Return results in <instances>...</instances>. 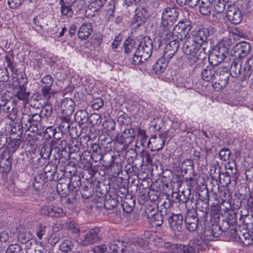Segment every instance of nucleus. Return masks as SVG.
Returning a JSON list of instances; mask_svg holds the SVG:
<instances>
[{
  "instance_id": "1",
  "label": "nucleus",
  "mask_w": 253,
  "mask_h": 253,
  "mask_svg": "<svg viewBox=\"0 0 253 253\" xmlns=\"http://www.w3.org/2000/svg\"><path fill=\"white\" fill-rule=\"evenodd\" d=\"M251 49L250 43L244 42L237 43L231 50L229 59L232 61L231 69L235 77L240 75L243 60L249 53Z\"/></svg>"
},
{
  "instance_id": "2",
  "label": "nucleus",
  "mask_w": 253,
  "mask_h": 253,
  "mask_svg": "<svg viewBox=\"0 0 253 253\" xmlns=\"http://www.w3.org/2000/svg\"><path fill=\"white\" fill-rule=\"evenodd\" d=\"M171 204L168 200L163 203V208H162L160 211H157L154 208L149 207L146 208L145 211V216H146L148 221L153 227L161 226L164 222L163 212L168 214L169 212V208Z\"/></svg>"
},
{
  "instance_id": "3",
  "label": "nucleus",
  "mask_w": 253,
  "mask_h": 253,
  "mask_svg": "<svg viewBox=\"0 0 253 253\" xmlns=\"http://www.w3.org/2000/svg\"><path fill=\"white\" fill-rule=\"evenodd\" d=\"M42 121V117L40 114L35 113L32 115L23 114L21 118V123L24 126L27 130L30 131L32 133H38V126Z\"/></svg>"
},
{
  "instance_id": "4",
  "label": "nucleus",
  "mask_w": 253,
  "mask_h": 253,
  "mask_svg": "<svg viewBox=\"0 0 253 253\" xmlns=\"http://www.w3.org/2000/svg\"><path fill=\"white\" fill-rule=\"evenodd\" d=\"M100 229L98 227L90 229L83 236L80 241V244L83 247H87L97 244L101 239L99 233Z\"/></svg>"
},
{
  "instance_id": "5",
  "label": "nucleus",
  "mask_w": 253,
  "mask_h": 253,
  "mask_svg": "<svg viewBox=\"0 0 253 253\" xmlns=\"http://www.w3.org/2000/svg\"><path fill=\"white\" fill-rule=\"evenodd\" d=\"M205 243L202 239H193L189 241L187 245L177 244V250L183 253H198L204 248Z\"/></svg>"
},
{
  "instance_id": "6",
  "label": "nucleus",
  "mask_w": 253,
  "mask_h": 253,
  "mask_svg": "<svg viewBox=\"0 0 253 253\" xmlns=\"http://www.w3.org/2000/svg\"><path fill=\"white\" fill-rule=\"evenodd\" d=\"M217 71L218 83L215 82V87L219 89H223L228 84V81L230 75L233 77L234 76V72H232L231 69L229 71V69L225 67H218Z\"/></svg>"
},
{
  "instance_id": "7",
  "label": "nucleus",
  "mask_w": 253,
  "mask_h": 253,
  "mask_svg": "<svg viewBox=\"0 0 253 253\" xmlns=\"http://www.w3.org/2000/svg\"><path fill=\"white\" fill-rule=\"evenodd\" d=\"M229 49L223 45H219L218 47L211 53L209 56L211 63L216 66L222 62L229 54Z\"/></svg>"
},
{
  "instance_id": "8",
  "label": "nucleus",
  "mask_w": 253,
  "mask_h": 253,
  "mask_svg": "<svg viewBox=\"0 0 253 253\" xmlns=\"http://www.w3.org/2000/svg\"><path fill=\"white\" fill-rule=\"evenodd\" d=\"M22 140L20 138L9 137V141L7 143L5 149L2 153L1 159H10L12 155L19 148Z\"/></svg>"
},
{
  "instance_id": "9",
  "label": "nucleus",
  "mask_w": 253,
  "mask_h": 253,
  "mask_svg": "<svg viewBox=\"0 0 253 253\" xmlns=\"http://www.w3.org/2000/svg\"><path fill=\"white\" fill-rule=\"evenodd\" d=\"M53 81V78L49 75H45L41 80V92L45 100L49 99L51 94H53L52 86Z\"/></svg>"
},
{
  "instance_id": "10",
  "label": "nucleus",
  "mask_w": 253,
  "mask_h": 253,
  "mask_svg": "<svg viewBox=\"0 0 253 253\" xmlns=\"http://www.w3.org/2000/svg\"><path fill=\"white\" fill-rule=\"evenodd\" d=\"M137 47L135 49V52L141 56L143 60H147L152 54L153 49V45L152 42L148 41H144L139 42L137 41Z\"/></svg>"
},
{
  "instance_id": "11",
  "label": "nucleus",
  "mask_w": 253,
  "mask_h": 253,
  "mask_svg": "<svg viewBox=\"0 0 253 253\" xmlns=\"http://www.w3.org/2000/svg\"><path fill=\"white\" fill-rule=\"evenodd\" d=\"M168 220L170 228L175 234H178L183 229V216L180 214L170 213Z\"/></svg>"
},
{
  "instance_id": "12",
  "label": "nucleus",
  "mask_w": 253,
  "mask_h": 253,
  "mask_svg": "<svg viewBox=\"0 0 253 253\" xmlns=\"http://www.w3.org/2000/svg\"><path fill=\"white\" fill-rule=\"evenodd\" d=\"M48 177V175H46V173L42 171L38 173L35 176L33 184L29 186L28 191H30L32 194L39 195L40 191L42 189L44 180Z\"/></svg>"
},
{
  "instance_id": "13",
  "label": "nucleus",
  "mask_w": 253,
  "mask_h": 253,
  "mask_svg": "<svg viewBox=\"0 0 253 253\" xmlns=\"http://www.w3.org/2000/svg\"><path fill=\"white\" fill-rule=\"evenodd\" d=\"M190 30V25L179 22L173 28V34L176 37L177 40L182 41L187 37Z\"/></svg>"
},
{
  "instance_id": "14",
  "label": "nucleus",
  "mask_w": 253,
  "mask_h": 253,
  "mask_svg": "<svg viewBox=\"0 0 253 253\" xmlns=\"http://www.w3.org/2000/svg\"><path fill=\"white\" fill-rule=\"evenodd\" d=\"M199 218L194 211H188L185 217L186 228L190 232L195 231L198 227Z\"/></svg>"
},
{
  "instance_id": "15",
  "label": "nucleus",
  "mask_w": 253,
  "mask_h": 253,
  "mask_svg": "<svg viewBox=\"0 0 253 253\" xmlns=\"http://www.w3.org/2000/svg\"><path fill=\"white\" fill-rule=\"evenodd\" d=\"M218 66L211 65L207 66L201 72L202 79L206 82L213 81L217 80V71Z\"/></svg>"
},
{
  "instance_id": "16",
  "label": "nucleus",
  "mask_w": 253,
  "mask_h": 253,
  "mask_svg": "<svg viewBox=\"0 0 253 253\" xmlns=\"http://www.w3.org/2000/svg\"><path fill=\"white\" fill-rule=\"evenodd\" d=\"M60 107L63 116L70 117L75 111L76 105L73 99L66 98L62 100Z\"/></svg>"
},
{
  "instance_id": "17",
  "label": "nucleus",
  "mask_w": 253,
  "mask_h": 253,
  "mask_svg": "<svg viewBox=\"0 0 253 253\" xmlns=\"http://www.w3.org/2000/svg\"><path fill=\"white\" fill-rule=\"evenodd\" d=\"M204 48L205 47L198 45V44L190 37H188L187 38L182 47L183 51L185 54L198 52L199 51L204 50Z\"/></svg>"
},
{
  "instance_id": "18",
  "label": "nucleus",
  "mask_w": 253,
  "mask_h": 253,
  "mask_svg": "<svg viewBox=\"0 0 253 253\" xmlns=\"http://www.w3.org/2000/svg\"><path fill=\"white\" fill-rule=\"evenodd\" d=\"M135 136L134 128H126L122 132L119 140V143L124 144L125 146L128 147L134 141Z\"/></svg>"
},
{
  "instance_id": "19",
  "label": "nucleus",
  "mask_w": 253,
  "mask_h": 253,
  "mask_svg": "<svg viewBox=\"0 0 253 253\" xmlns=\"http://www.w3.org/2000/svg\"><path fill=\"white\" fill-rule=\"evenodd\" d=\"M107 0H88L89 4L85 10V16H95Z\"/></svg>"
},
{
  "instance_id": "20",
  "label": "nucleus",
  "mask_w": 253,
  "mask_h": 253,
  "mask_svg": "<svg viewBox=\"0 0 253 253\" xmlns=\"http://www.w3.org/2000/svg\"><path fill=\"white\" fill-rule=\"evenodd\" d=\"M14 98L15 99L21 100L23 102L28 101L30 92L27 90V86H16L13 87Z\"/></svg>"
},
{
  "instance_id": "21",
  "label": "nucleus",
  "mask_w": 253,
  "mask_h": 253,
  "mask_svg": "<svg viewBox=\"0 0 253 253\" xmlns=\"http://www.w3.org/2000/svg\"><path fill=\"white\" fill-rule=\"evenodd\" d=\"M179 44L177 40L170 41L165 47L163 57L167 59H170L178 49Z\"/></svg>"
},
{
  "instance_id": "22",
  "label": "nucleus",
  "mask_w": 253,
  "mask_h": 253,
  "mask_svg": "<svg viewBox=\"0 0 253 253\" xmlns=\"http://www.w3.org/2000/svg\"><path fill=\"white\" fill-rule=\"evenodd\" d=\"M153 145L151 147V151H159L161 150L165 145L166 137L165 134L161 133L159 136L156 135H153Z\"/></svg>"
},
{
  "instance_id": "23",
  "label": "nucleus",
  "mask_w": 253,
  "mask_h": 253,
  "mask_svg": "<svg viewBox=\"0 0 253 253\" xmlns=\"http://www.w3.org/2000/svg\"><path fill=\"white\" fill-rule=\"evenodd\" d=\"M176 21L174 17L173 18L171 17H161L160 27L165 29L164 32L167 36H170L169 29L174 25Z\"/></svg>"
},
{
  "instance_id": "24",
  "label": "nucleus",
  "mask_w": 253,
  "mask_h": 253,
  "mask_svg": "<svg viewBox=\"0 0 253 253\" xmlns=\"http://www.w3.org/2000/svg\"><path fill=\"white\" fill-rule=\"evenodd\" d=\"M12 86H27L28 79L26 74L22 72L15 74L12 78Z\"/></svg>"
},
{
  "instance_id": "25",
  "label": "nucleus",
  "mask_w": 253,
  "mask_h": 253,
  "mask_svg": "<svg viewBox=\"0 0 253 253\" xmlns=\"http://www.w3.org/2000/svg\"><path fill=\"white\" fill-rule=\"evenodd\" d=\"M209 35L208 30L207 29H203L198 31L195 35L191 38L198 44V45L202 47L203 43L206 41Z\"/></svg>"
},
{
  "instance_id": "26",
  "label": "nucleus",
  "mask_w": 253,
  "mask_h": 253,
  "mask_svg": "<svg viewBox=\"0 0 253 253\" xmlns=\"http://www.w3.org/2000/svg\"><path fill=\"white\" fill-rule=\"evenodd\" d=\"M93 32L91 23H84L78 31V37L81 40H85L88 38Z\"/></svg>"
},
{
  "instance_id": "27",
  "label": "nucleus",
  "mask_w": 253,
  "mask_h": 253,
  "mask_svg": "<svg viewBox=\"0 0 253 253\" xmlns=\"http://www.w3.org/2000/svg\"><path fill=\"white\" fill-rule=\"evenodd\" d=\"M81 185V177L77 174H73L70 178V183L68 184L69 190L76 192L79 190Z\"/></svg>"
},
{
  "instance_id": "28",
  "label": "nucleus",
  "mask_w": 253,
  "mask_h": 253,
  "mask_svg": "<svg viewBox=\"0 0 253 253\" xmlns=\"http://www.w3.org/2000/svg\"><path fill=\"white\" fill-rule=\"evenodd\" d=\"M224 223L226 225L225 227H227L225 229L226 233L224 234L226 236V239L229 241H233L238 242L240 235L237 233V230L235 228H230L227 222H224Z\"/></svg>"
},
{
  "instance_id": "29",
  "label": "nucleus",
  "mask_w": 253,
  "mask_h": 253,
  "mask_svg": "<svg viewBox=\"0 0 253 253\" xmlns=\"http://www.w3.org/2000/svg\"><path fill=\"white\" fill-rule=\"evenodd\" d=\"M166 59L164 57L160 58L154 65L153 66V70L155 74L159 75L165 71L168 64Z\"/></svg>"
},
{
  "instance_id": "30",
  "label": "nucleus",
  "mask_w": 253,
  "mask_h": 253,
  "mask_svg": "<svg viewBox=\"0 0 253 253\" xmlns=\"http://www.w3.org/2000/svg\"><path fill=\"white\" fill-rule=\"evenodd\" d=\"M135 204V200L132 196L130 198L126 197L121 204L123 211L126 213L131 212Z\"/></svg>"
},
{
  "instance_id": "31",
  "label": "nucleus",
  "mask_w": 253,
  "mask_h": 253,
  "mask_svg": "<svg viewBox=\"0 0 253 253\" xmlns=\"http://www.w3.org/2000/svg\"><path fill=\"white\" fill-rule=\"evenodd\" d=\"M194 164L191 159H185L180 165V169L182 173L186 174L187 173H191L194 171Z\"/></svg>"
},
{
  "instance_id": "32",
  "label": "nucleus",
  "mask_w": 253,
  "mask_h": 253,
  "mask_svg": "<svg viewBox=\"0 0 253 253\" xmlns=\"http://www.w3.org/2000/svg\"><path fill=\"white\" fill-rule=\"evenodd\" d=\"M186 54L189 55L188 60L191 65L196 63L198 60H202L206 56V53L204 50L194 52L192 54Z\"/></svg>"
},
{
  "instance_id": "33",
  "label": "nucleus",
  "mask_w": 253,
  "mask_h": 253,
  "mask_svg": "<svg viewBox=\"0 0 253 253\" xmlns=\"http://www.w3.org/2000/svg\"><path fill=\"white\" fill-rule=\"evenodd\" d=\"M253 71V55L248 57L243 64V70L245 76H248L249 77L252 74V71Z\"/></svg>"
},
{
  "instance_id": "34",
  "label": "nucleus",
  "mask_w": 253,
  "mask_h": 253,
  "mask_svg": "<svg viewBox=\"0 0 253 253\" xmlns=\"http://www.w3.org/2000/svg\"><path fill=\"white\" fill-rule=\"evenodd\" d=\"M137 137L138 139L135 144L136 147H139L138 145L144 147L148 138L146 131L140 127H138L137 128Z\"/></svg>"
},
{
  "instance_id": "35",
  "label": "nucleus",
  "mask_w": 253,
  "mask_h": 253,
  "mask_svg": "<svg viewBox=\"0 0 253 253\" xmlns=\"http://www.w3.org/2000/svg\"><path fill=\"white\" fill-rule=\"evenodd\" d=\"M42 97L44 98L41 92V93L37 92L33 93L30 101V106L34 108H40L41 104L39 102L42 100Z\"/></svg>"
},
{
  "instance_id": "36",
  "label": "nucleus",
  "mask_w": 253,
  "mask_h": 253,
  "mask_svg": "<svg viewBox=\"0 0 253 253\" xmlns=\"http://www.w3.org/2000/svg\"><path fill=\"white\" fill-rule=\"evenodd\" d=\"M23 128H25L24 126H23L21 123V125L15 124L11 127L9 137L13 136L21 139L23 133Z\"/></svg>"
},
{
  "instance_id": "37",
  "label": "nucleus",
  "mask_w": 253,
  "mask_h": 253,
  "mask_svg": "<svg viewBox=\"0 0 253 253\" xmlns=\"http://www.w3.org/2000/svg\"><path fill=\"white\" fill-rule=\"evenodd\" d=\"M75 118L78 123L84 124L88 121V113L84 110H79L76 113Z\"/></svg>"
},
{
  "instance_id": "38",
  "label": "nucleus",
  "mask_w": 253,
  "mask_h": 253,
  "mask_svg": "<svg viewBox=\"0 0 253 253\" xmlns=\"http://www.w3.org/2000/svg\"><path fill=\"white\" fill-rule=\"evenodd\" d=\"M30 132H31L30 131L27 130V129H26L25 133L21 140L24 143H27V144H29L32 145L38 141V137L35 134L36 133L31 134Z\"/></svg>"
},
{
  "instance_id": "39",
  "label": "nucleus",
  "mask_w": 253,
  "mask_h": 253,
  "mask_svg": "<svg viewBox=\"0 0 253 253\" xmlns=\"http://www.w3.org/2000/svg\"><path fill=\"white\" fill-rule=\"evenodd\" d=\"M61 122L58 127V130H60L62 134L63 132H67L70 128V117L62 116L60 117Z\"/></svg>"
},
{
  "instance_id": "40",
  "label": "nucleus",
  "mask_w": 253,
  "mask_h": 253,
  "mask_svg": "<svg viewBox=\"0 0 253 253\" xmlns=\"http://www.w3.org/2000/svg\"><path fill=\"white\" fill-rule=\"evenodd\" d=\"M238 242H240L244 246H249L253 242V236L249 233H244L240 235Z\"/></svg>"
},
{
  "instance_id": "41",
  "label": "nucleus",
  "mask_w": 253,
  "mask_h": 253,
  "mask_svg": "<svg viewBox=\"0 0 253 253\" xmlns=\"http://www.w3.org/2000/svg\"><path fill=\"white\" fill-rule=\"evenodd\" d=\"M223 223L221 226L218 224L212 225L211 227V232H212L213 236L214 238L218 237L222 234H225L227 227H225Z\"/></svg>"
},
{
  "instance_id": "42",
  "label": "nucleus",
  "mask_w": 253,
  "mask_h": 253,
  "mask_svg": "<svg viewBox=\"0 0 253 253\" xmlns=\"http://www.w3.org/2000/svg\"><path fill=\"white\" fill-rule=\"evenodd\" d=\"M220 167L219 165H212L211 166L210 169V174L213 180H217L220 179L221 172Z\"/></svg>"
},
{
  "instance_id": "43",
  "label": "nucleus",
  "mask_w": 253,
  "mask_h": 253,
  "mask_svg": "<svg viewBox=\"0 0 253 253\" xmlns=\"http://www.w3.org/2000/svg\"><path fill=\"white\" fill-rule=\"evenodd\" d=\"M102 125L108 134L112 133L115 129L116 123L112 119L106 120L103 122Z\"/></svg>"
},
{
  "instance_id": "44",
  "label": "nucleus",
  "mask_w": 253,
  "mask_h": 253,
  "mask_svg": "<svg viewBox=\"0 0 253 253\" xmlns=\"http://www.w3.org/2000/svg\"><path fill=\"white\" fill-rule=\"evenodd\" d=\"M136 41L133 39H127L124 44L125 51L126 53L132 52L133 49H136Z\"/></svg>"
},
{
  "instance_id": "45",
  "label": "nucleus",
  "mask_w": 253,
  "mask_h": 253,
  "mask_svg": "<svg viewBox=\"0 0 253 253\" xmlns=\"http://www.w3.org/2000/svg\"><path fill=\"white\" fill-rule=\"evenodd\" d=\"M118 204V201L115 198L109 196V198L105 199L104 206L108 210H111L115 208Z\"/></svg>"
},
{
  "instance_id": "46",
  "label": "nucleus",
  "mask_w": 253,
  "mask_h": 253,
  "mask_svg": "<svg viewBox=\"0 0 253 253\" xmlns=\"http://www.w3.org/2000/svg\"><path fill=\"white\" fill-rule=\"evenodd\" d=\"M110 249L114 253H121L124 249L123 244L120 241H114L110 244Z\"/></svg>"
},
{
  "instance_id": "47",
  "label": "nucleus",
  "mask_w": 253,
  "mask_h": 253,
  "mask_svg": "<svg viewBox=\"0 0 253 253\" xmlns=\"http://www.w3.org/2000/svg\"><path fill=\"white\" fill-rule=\"evenodd\" d=\"M91 149L92 151L93 154L92 157L97 156V159L99 161H101L103 158V155L101 153V148L99 144L94 143L92 144L91 146Z\"/></svg>"
},
{
  "instance_id": "48",
  "label": "nucleus",
  "mask_w": 253,
  "mask_h": 253,
  "mask_svg": "<svg viewBox=\"0 0 253 253\" xmlns=\"http://www.w3.org/2000/svg\"><path fill=\"white\" fill-rule=\"evenodd\" d=\"M52 151V148L51 145L42 146L40 151L41 157L43 159H49Z\"/></svg>"
},
{
  "instance_id": "49",
  "label": "nucleus",
  "mask_w": 253,
  "mask_h": 253,
  "mask_svg": "<svg viewBox=\"0 0 253 253\" xmlns=\"http://www.w3.org/2000/svg\"><path fill=\"white\" fill-rule=\"evenodd\" d=\"M212 2H209L208 1H206L204 4H201L199 6V11L200 13L205 16H208L211 13V5Z\"/></svg>"
},
{
  "instance_id": "50",
  "label": "nucleus",
  "mask_w": 253,
  "mask_h": 253,
  "mask_svg": "<svg viewBox=\"0 0 253 253\" xmlns=\"http://www.w3.org/2000/svg\"><path fill=\"white\" fill-rule=\"evenodd\" d=\"M66 215V212L60 207L53 205L52 210L51 217L59 218L62 217Z\"/></svg>"
},
{
  "instance_id": "51",
  "label": "nucleus",
  "mask_w": 253,
  "mask_h": 253,
  "mask_svg": "<svg viewBox=\"0 0 253 253\" xmlns=\"http://www.w3.org/2000/svg\"><path fill=\"white\" fill-rule=\"evenodd\" d=\"M180 10L175 7H168L165 9L162 13V16H178Z\"/></svg>"
},
{
  "instance_id": "52",
  "label": "nucleus",
  "mask_w": 253,
  "mask_h": 253,
  "mask_svg": "<svg viewBox=\"0 0 253 253\" xmlns=\"http://www.w3.org/2000/svg\"><path fill=\"white\" fill-rule=\"evenodd\" d=\"M89 122L93 126L99 125L102 121V117L98 113L92 114L88 118Z\"/></svg>"
},
{
  "instance_id": "53",
  "label": "nucleus",
  "mask_w": 253,
  "mask_h": 253,
  "mask_svg": "<svg viewBox=\"0 0 253 253\" xmlns=\"http://www.w3.org/2000/svg\"><path fill=\"white\" fill-rule=\"evenodd\" d=\"M73 247V244L70 240H64L60 245L59 249L62 252H68Z\"/></svg>"
},
{
  "instance_id": "54",
  "label": "nucleus",
  "mask_w": 253,
  "mask_h": 253,
  "mask_svg": "<svg viewBox=\"0 0 253 253\" xmlns=\"http://www.w3.org/2000/svg\"><path fill=\"white\" fill-rule=\"evenodd\" d=\"M115 158L114 156H111L109 161L106 162L103 158L101 161H102L103 164L105 165V167L107 170L112 171L115 166H118V164L115 163Z\"/></svg>"
},
{
  "instance_id": "55",
  "label": "nucleus",
  "mask_w": 253,
  "mask_h": 253,
  "mask_svg": "<svg viewBox=\"0 0 253 253\" xmlns=\"http://www.w3.org/2000/svg\"><path fill=\"white\" fill-rule=\"evenodd\" d=\"M66 227L73 233L80 234V230L78 225L74 222L68 221L66 223Z\"/></svg>"
},
{
  "instance_id": "56",
  "label": "nucleus",
  "mask_w": 253,
  "mask_h": 253,
  "mask_svg": "<svg viewBox=\"0 0 253 253\" xmlns=\"http://www.w3.org/2000/svg\"><path fill=\"white\" fill-rule=\"evenodd\" d=\"M225 168L227 170L226 172L234 176L237 171L236 165L235 162L234 161L228 162L227 164L225 165Z\"/></svg>"
},
{
  "instance_id": "57",
  "label": "nucleus",
  "mask_w": 253,
  "mask_h": 253,
  "mask_svg": "<svg viewBox=\"0 0 253 253\" xmlns=\"http://www.w3.org/2000/svg\"><path fill=\"white\" fill-rule=\"evenodd\" d=\"M56 168V166L48 163L44 167L42 172L46 173V175H48L47 174H49L52 176L55 173Z\"/></svg>"
},
{
  "instance_id": "58",
  "label": "nucleus",
  "mask_w": 253,
  "mask_h": 253,
  "mask_svg": "<svg viewBox=\"0 0 253 253\" xmlns=\"http://www.w3.org/2000/svg\"><path fill=\"white\" fill-rule=\"evenodd\" d=\"M116 7V1L111 0L106 6L105 11L106 16H113Z\"/></svg>"
},
{
  "instance_id": "59",
  "label": "nucleus",
  "mask_w": 253,
  "mask_h": 253,
  "mask_svg": "<svg viewBox=\"0 0 253 253\" xmlns=\"http://www.w3.org/2000/svg\"><path fill=\"white\" fill-rule=\"evenodd\" d=\"M53 205H43L40 210V212L41 214L45 216H48L51 217L52 210Z\"/></svg>"
},
{
  "instance_id": "60",
  "label": "nucleus",
  "mask_w": 253,
  "mask_h": 253,
  "mask_svg": "<svg viewBox=\"0 0 253 253\" xmlns=\"http://www.w3.org/2000/svg\"><path fill=\"white\" fill-rule=\"evenodd\" d=\"M163 126V120L159 117L154 118L153 121L151 123V126L155 130H159Z\"/></svg>"
},
{
  "instance_id": "61",
  "label": "nucleus",
  "mask_w": 253,
  "mask_h": 253,
  "mask_svg": "<svg viewBox=\"0 0 253 253\" xmlns=\"http://www.w3.org/2000/svg\"><path fill=\"white\" fill-rule=\"evenodd\" d=\"M210 215L213 218L217 219L220 216V207L218 205H212L210 211Z\"/></svg>"
},
{
  "instance_id": "62",
  "label": "nucleus",
  "mask_w": 253,
  "mask_h": 253,
  "mask_svg": "<svg viewBox=\"0 0 253 253\" xmlns=\"http://www.w3.org/2000/svg\"><path fill=\"white\" fill-rule=\"evenodd\" d=\"M45 134L47 135V137L48 138H52L54 137L55 135H62V133L60 132H57L56 129L52 126L47 127L45 130Z\"/></svg>"
},
{
  "instance_id": "63",
  "label": "nucleus",
  "mask_w": 253,
  "mask_h": 253,
  "mask_svg": "<svg viewBox=\"0 0 253 253\" xmlns=\"http://www.w3.org/2000/svg\"><path fill=\"white\" fill-rule=\"evenodd\" d=\"M60 238V235L57 232H53L48 238V242L51 245L54 246L58 242Z\"/></svg>"
},
{
  "instance_id": "64",
  "label": "nucleus",
  "mask_w": 253,
  "mask_h": 253,
  "mask_svg": "<svg viewBox=\"0 0 253 253\" xmlns=\"http://www.w3.org/2000/svg\"><path fill=\"white\" fill-rule=\"evenodd\" d=\"M21 247L18 244L10 245L6 250L5 253H21Z\"/></svg>"
}]
</instances>
